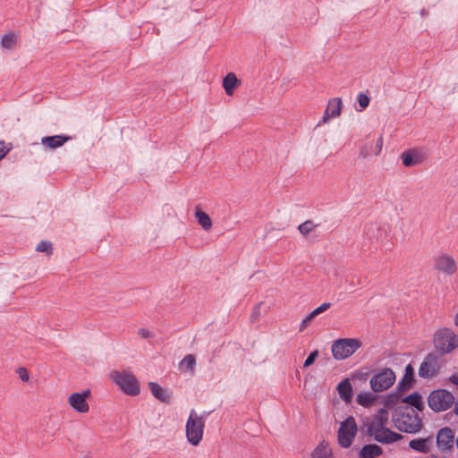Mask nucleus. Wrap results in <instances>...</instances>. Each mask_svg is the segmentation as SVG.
I'll list each match as a JSON object with an SVG mask.
<instances>
[{
  "instance_id": "f03ea898",
  "label": "nucleus",
  "mask_w": 458,
  "mask_h": 458,
  "mask_svg": "<svg viewBox=\"0 0 458 458\" xmlns=\"http://www.w3.org/2000/svg\"><path fill=\"white\" fill-rule=\"evenodd\" d=\"M393 420L398 430L408 434L420 432L423 426L418 411L408 405L397 407L393 415Z\"/></svg>"
},
{
  "instance_id": "2f4dec72",
  "label": "nucleus",
  "mask_w": 458,
  "mask_h": 458,
  "mask_svg": "<svg viewBox=\"0 0 458 458\" xmlns=\"http://www.w3.org/2000/svg\"><path fill=\"white\" fill-rule=\"evenodd\" d=\"M52 250L51 242L47 241L40 242L36 247V250L38 252L51 253Z\"/></svg>"
},
{
  "instance_id": "f257e3e1",
  "label": "nucleus",
  "mask_w": 458,
  "mask_h": 458,
  "mask_svg": "<svg viewBox=\"0 0 458 458\" xmlns=\"http://www.w3.org/2000/svg\"><path fill=\"white\" fill-rule=\"evenodd\" d=\"M387 421V410L385 408L379 409L370 420L363 423V427L366 428V435L372 437L377 442L381 444H392L403 439V435L386 427Z\"/></svg>"
},
{
  "instance_id": "cd10ccee",
  "label": "nucleus",
  "mask_w": 458,
  "mask_h": 458,
  "mask_svg": "<svg viewBox=\"0 0 458 458\" xmlns=\"http://www.w3.org/2000/svg\"><path fill=\"white\" fill-rule=\"evenodd\" d=\"M195 364V357L192 354H188L181 360L179 366L182 370L193 372Z\"/></svg>"
},
{
  "instance_id": "473e14b6",
  "label": "nucleus",
  "mask_w": 458,
  "mask_h": 458,
  "mask_svg": "<svg viewBox=\"0 0 458 458\" xmlns=\"http://www.w3.org/2000/svg\"><path fill=\"white\" fill-rule=\"evenodd\" d=\"M318 350H315V351L311 352L310 353V355L307 357V359L305 360L303 366L305 368H308V367L311 366L315 362V360L318 358Z\"/></svg>"
},
{
  "instance_id": "c756f323",
  "label": "nucleus",
  "mask_w": 458,
  "mask_h": 458,
  "mask_svg": "<svg viewBox=\"0 0 458 458\" xmlns=\"http://www.w3.org/2000/svg\"><path fill=\"white\" fill-rule=\"evenodd\" d=\"M399 391L396 390V392H393L386 395L385 399V405L391 408L394 405L397 404L399 401H402V396Z\"/></svg>"
},
{
  "instance_id": "1a4fd4ad",
  "label": "nucleus",
  "mask_w": 458,
  "mask_h": 458,
  "mask_svg": "<svg viewBox=\"0 0 458 458\" xmlns=\"http://www.w3.org/2000/svg\"><path fill=\"white\" fill-rule=\"evenodd\" d=\"M357 433V424L353 417L349 416L342 423L337 432V440L341 447L352 445Z\"/></svg>"
},
{
  "instance_id": "c03bdc74",
  "label": "nucleus",
  "mask_w": 458,
  "mask_h": 458,
  "mask_svg": "<svg viewBox=\"0 0 458 458\" xmlns=\"http://www.w3.org/2000/svg\"><path fill=\"white\" fill-rule=\"evenodd\" d=\"M316 317H317V316H316V315H314V312H313V311H311V312H310V313L306 317V318H307V320H308L309 322H311V320H312L313 318H315Z\"/></svg>"
},
{
  "instance_id": "4c0bfd02",
  "label": "nucleus",
  "mask_w": 458,
  "mask_h": 458,
  "mask_svg": "<svg viewBox=\"0 0 458 458\" xmlns=\"http://www.w3.org/2000/svg\"><path fill=\"white\" fill-rule=\"evenodd\" d=\"M138 335L144 339L149 338L153 335V334L146 328H140L138 331Z\"/></svg>"
},
{
  "instance_id": "6ab92c4d",
  "label": "nucleus",
  "mask_w": 458,
  "mask_h": 458,
  "mask_svg": "<svg viewBox=\"0 0 458 458\" xmlns=\"http://www.w3.org/2000/svg\"><path fill=\"white\" fill-rule=\"evenodd\" d=\"M337 391L340 398L346 403H351L352 399V386L348 378L342 380L337 386Z\"/></svg>"
},
{
  "instance_id": "dca6fc26",
  "label": "nucleus",
  "mask_w": 458,
  "mask_h": 458,
  "mask_svg": "<svg viewBox=\"0 0 458 458\" xmlns=\"http://www.w3.org/2000/svg\"><path fill=\"white\" fill-rule=\"evenodd\" d=\"M342 100L339 98L329 100L327 106L325 110L322 123H327L331 118H335L341 114Z\"/></svg>"
},
{
  "instance_id": "aec40b11",
  "label": "nucleus",
  "mask_w": 458,
  "mask_h": 458,
  "mask_svg": "<svg viewBox=\"0 0 458 458\" xmlns=\"http://www.w3.org/2000/svg\"><path fill=\"white\" fill-rule=\"evenodd\" d=\"M148 387L151 394L159 401L169 403L171 402V395L166 389L163 388L160 385L155 382H149Z\"/></svg>"
},
{
  "instance_id": "a211bd4d",
  "label": "nucleus",
  "mask_w": 458,
  "mask_h": 458,
  "mask_svg": "<svg viewBox=\"0 0 458 458\" xmlns=\"http://www.w3.org/2000/svg\"><path fill=\"white\" fill-rule=\"evenodd\" d=\"M414 380V369L411 364H408L405 367L404 376L398 382L396 390L400 393L405 392L411 387L412 382Z\"/></svg>"
},
{
  "instance_id": "9b49d317",
  "label": "nucleus",
  "mask_w": 458,
  "mask_h": 458,
  "mask_svg": "<svg viewBox=\"0 0 458 458\" xmlns=\"http://www.w3.org/2000/svg\"><path fill=\"white\" fill-rule=\"evenodd\" d=\"M436 443L441 452L451 451L454 445V433L452 428L449 427L440 428L437 434Z\"/></svg>"
},
{
  "instance_id": "39448f33",
  "label": "nucleus",
  "mask_w": 458,
  "mask_h": 458,
  "mask_svg": "<svg viewBox=\"0 0 458 458\" xmlns=\"http://www.w3.org/2000/svg\"><path fill=\"white\" fill-rule=\"evenodd\" d=\"M205 428V420L191 410L186 422V437L192 445H197L202 439Z\"/></svg>"
},
{
  "instance_id": "f8f14e48",
  "label": "nucleus",
  "mask_w": 458,
  "mask_h": 458,
  "mask_svg": "<svg viewBox=\"0 0 458 458\" xmlns=\"http://www.w3.org/2000/svg\"><path fill=\"white\" fill-rule=\"evenodd\" d=\"M90 391L85 390L82 393H73L68 398V403L77 412L85 413L89 411V406L87 398L89 396Z\"/></svg>"
},
{
  "instance_id": "49530a36",
  "label": "nucleus",
  "mask_w": 458,
  "mask_h": 458,
  "mask_svg": "<svg viewBox=\"0 0 458 458\" xmlns=\"http://www.w3.org/2000/svg\"><path fill=\"white\" fill-rule=\"evenodd\" d=\"M454 325H455L456 327H458V311H457V314L455 315V318H454Z\"/></svg>"
},
{
  "instance_id": "2eb2a0df",
  "label": "nucleus",
  "mask_w": 458,
  "mask_h": 458,
  "mask_svg": "<svg viewBox=\"0 0 458 458\" xmlns=\"http://www.w3.org/2000/svg\"><path fill=\"white\" fill-rule=\"evenodd\" d=\"M436 267L447 275H453L456 272L457 266L454 259L449 255H443L436 260Z\"/></svg>"
},
{
  "instance_id": "ea45409f",
  "label": "nucleus",
  "mask_w": 458,
  "mask_h": 458,
  "mask_svg": "<svg viewBox=\"0 0 458 458\" xmlns=\"http://www.w3.org/2000/svg\"><path fill=\"white\" fill-rule=\"evenodd\" d=\"M11 149H12L11 145L7 148H5V147L0 148V160L3 159L9 153V151Z\"/></svg>"
},
{
  "instance_id": "b1692460",
  "label": "nucleus",
  "mask_w": 458,
  "mask_h": 458,
  "mask_svg": "<svg viewBox=\"0 0 458 458\" xmlns=\"http://www.w3.org/2000/svg\"><path fill=\"white\" fill-rule=\"evenodd\" d=\"M238 83L239 81L233 72L227 73L223 80V87L225 89V93L228 96H232L233 93V89Z\"/></svg>"
},
{
  "instance_id": "a878e982",
  "label": "nucleus",
  "mask_w": 458,
  "mask_h": 458,
  "mask_svg": "<svg viewBox=\"0 0 458 458\" xmlns=\"http://www.w3.org/2000/svg\"><path fill=\"white\" fill-rule=\"evenodd\" d=\"M376 396L370 392H361L357 395V403L363 407H369L375 402Z\"/></svg>"
},
{
  "instance_id": "f704fd0d",
  "label": "nucleus",
  "mask_w": 458,
  "mask_h": 458,
  "mask_svg": "<svg viewBox=\"0 0 458 458\" xmlns=\"http://www.w3.org/2000/svg\"><path fill=\"white\" fill-rule=\"evenodd\" d=\"M372 150V143H367L361 147L359 157L361 158H367Z\"/></svg>"
},
{
  "instance_id": "6e6552de",
  "label": "nucleus",
  "mask_w": 458,
  "mask_h": 458,
  "mask_svg": "<svg viewBox=\"0 0 458 458\" xmlns=\"http://www.w3.org/2000/svg\"><path fill=\"white\" fill-rule=\"evenodd\" d=\"M454 403L453 394L445 389L434 390L428 397L429 408L436 412L448 410Z\"/></svg>"
},
{
  "instance_id": "412c9836",
  "label": "nucleus",
  "mask_w": 458,
  "mask_h": 458,
  "mask_svg": "<svg viewBox=\"0 0 458 458\" xmlns=\"http://www.w3.org/2000/svg\"><path fill=\"white\" fill-rule=\"evenodd\" d=\"M402 403L403 405H408L415 409L417 411H422L424 410V403L422 401V397L417 392L412 393L404 398H402Z\"/></svg>"
},
{
  "instance_id": "20e7f679",
  "label": "nucleus",
  "mask_w": 458,
  "mask_h": 458,
  "mask_svg": "<svg viewBox=\"0 0 458 458\" xmlns=\"http://www.w3.org/2000/svg\"><path fill=\"white\" fill-rule=\"evenodd\" d=\"M110 377L124 394L131 396L140 394V383L132 373L114 370L111 372Z\"/></svg>"
},
{
  "instance_id": "0eeeda50",
  "label": "nucleus",
  "mask_w": 458,
  "mask_h": 458,
  "mask_svg": "<svg viewBox=\"0 0 458 458\" xmlns=\"http://www.w3.org/2000/svg\"><path fill=\"white\" fill-rule=\"evenodd\" d=\"M441 356L437 352L428 353L420 366L419 376L424 379L437 377L443 366Z\"/></svg>"
},
{
  "instance_id": "72a5a7b5",
  "label": "nucleus",
  "mask_w": 458,
  "mask_h": 458,
  "mask_svg": "<svg viewBox=\"0 0 458 458\" xmlns=\"http://www.w3.org/2000/svg\"><path fill=\"white\" fill-rule=\"evenodd\" d=\"M357 100H358L360 106L362 109L368 107V106L369 105V98L364 93H360L358 95Z\"/></svg>"
},
{
  "instance_id": "5701e85b",
  "label": "nucleus",
  "mask_w": 458,
  "mask_h": 458,
  "mask_svg": "<svg viewBox=\"0 0 458 458\" xmlns=\"http://www.w3.org/2000/svg\"><path fill=\"white\" fill-rule=\"evenodd\" d=\"M311 458H333L328 442L321 441L311 453Z\"/></svg>"
},
{
  "instance_id": "a19ab883",
  "label": "nucleus",
  "mask_w": 458,
  "mask_h": 458,
  "mask_svg": "<svg viewBox=\"0 0 458 458\" xmlns=\"http://www.w3.org/2000/svg\"><path fill=\"white\" fill-rule=\"evenodd\" d=\"M310 323V322H309L306 318H303L301 323V325H300L299 331L302 332L309 326Z\"/></svg>"
},
{
  "instance_id": "393cba45",
  "label": "nucleus",
  "mask_w": 458,
  "mask_h": 458,
  "mask_svg": "<svg viewBox=\"0 0 458 458\" xmlns=\"http://www.w3.org/2000/svg\"><path fill=\"white\" fill-rule=\"evenodd\" d=\"M195 217L198 221V223L201 225V227L205 231H208L212 227V221L208 214L203 212L200 209H197L195 212Z\"/></svg>"
},
{
  "instance_id": "e433bc0d",
  "label": "nucleus",
  "mask_w": 458,
  "mask_h": 458,
  "mask_svg": "<svg viewBox=\"0 0 458 458\" xmlns=\"http://www.w3.org/2000/svg\"><path fill=\"white\" fill-rule=\"evenodd\" d=\"M17 373L21 381L27 382L29 380V378H30L29 373L25 368H23V367L19 368L17 370Z\"/></svg>"
},
{
  "instance_id": "37998d69",
  "label": "nucleus",
  "mask_w": 458,
  "mask_h": 458,
  "mask_svg": "<svg viewBox=\"0 0 458 458\" xmlns=\"http://www.w3.org/2000/svg\"><path fill=\"white\" fill-rule=\"evenodd\" d=\"M316 317H317V316H316V315H314V312H313V311H311V312H310V313L306 317V318H307V320H308L309 322H311V320H312L313 318H315Z\"/></svg>"
},
{
  "instance_id": "a18cd8bd",
  "label": "nucleus",
  "mask_w": 458,
  "mask_h": 458,
  "mask_svg": "<svg viewBox=\"0 0 458 458\" xmlns=\"http://www.w3.org/2000/svg\"><path fill=\"white\" fill-rule=\"evenodd\" d=\"M259 305H258V306H256V307H255V309H254V310H253V312H252V317H253V318H254V317H256V316H258V314H259Z\"/></svg>"
},
{
  "instance_id": "c85d7f7f",
  "label": "nucleus",
  "mask_w": 458,
  "mask_h": 458,
  "mask_svg": "<svg viewBox=\"0 0 458 458\" xmlns=\"http://www.w3.org/2000/svg\"><path fill=\"white\" fill-rule=\"evenodd\" d=\"M364 234L366 237H368L369 240H378L381 235L382 232L377 228L375 225H369L365 227Z\"/></svg>"
},
{
  "instance_id": "ddd939ff",
  "label": "nucleus",
  "mask_w": 458,
  "mask_h": 458,
  "mask_svg": "<svg viewBox=\"0 0 458 458\" xmlns=\"http://www.w3.org/2000/svg\"><path fill=\"white\" fill-rule=\"evenodd\" d=\"M427 155L420 149H410L401 155L403 164L406 167L416 166L424 162Z\"/></svg>"
},
{
  "instance_id": "4468645a",
  "label": "nucleus",
  "mask_w": 458,
  "mask_h": 458,
  "mask_svg": "<svg viewBox=\"0 0 458 458\" xmlns=\"http://www.w3.org/2000/svg\"><path fill=\"white\" fill-rule=\"evenodd\" d=\"M434 445V437L432 435L427 437H418L409 442V447L418 453L428 454Z\"/></svg>"
},
{
  "instance_id": "58836bf2",
  "label": "nucleus",
  "mask_w": 458,
  "mask_h": 458,
  "mask_svg": "<svg viewBox=\"0 0 458 458\" xmlns=\"http://www.w3.org/2000/svg\"><path fill=\"white\" fill-rule=\"evenodd\" d=\"M383 147V138L379 137L376 142L375 146V154L379 155Z\"/></svg>"
},
{
  "instance_id": "7c9ffc66",
  "label": "nucleus",
  "mask_w": 458,
  "mask_h": 458,
  "mask_svg": "<svg viewBox=\"0 0 458 458\" xmlns=\"http://www.w3.org/2000/svg\"><path fill=\"white\" fill-rule=\"evenodd\" d=\"M317 227V225H315L313 223V221L311 220H307L305 222H303L302 224L299 225L298 226V231L302 234V235H307L308 233H310L311 231H313L315 228Z\"/></svg>"
},
{
  "instance_id": "c9c22d12",
  "label": "nucleus",
  "mask_w": 458,
  "mask_h": 458,
  "mask_svg": "<svg viewBox=\"0 0 458 458\" xmlns=\"http://www.w3.org/2000/svg\"><path fill=\"white\" fill-rule=\"evenodd\" d=\"M331 307L330 302H324L312 311L314 312V315L318 316L319 314L323 313L324 311L327 310Z\"/></svg>"
},
{
  "instance_id": "bb28decb",
  "label": "nucleus",
  "mask_w": 458,
  "mask_h": 458,
  "mask_svg": "<svg viewBox=\"0 0 458 458\" xmlns=\"http://www.w3.org/2000/svg\"><path fill=\"white\" fill-rule=\"evenodd\" d=\"M17 42V36L13 32L4 34L1 39V46L5 49H13Z\"/></svg>"
},
{
  "instance_id": "7ed1b4c3",
  "label": "nucleus",
  "mask_w": 458,
  "mask_h": 458,
  "mask_svg": "<svg viewBox=\"0 0 458 458\" xmlns=\"http://www.w3.org/2000/svg\"><path fill=\"white\" fill-rule=\"evenodd\" d=\"M433 344L437 353L448 354L458 347V335L451 328L441 327L435 332Z\"/></svg>"
},
{
  "instance_id": "4be33fe9",
  "label": "nucleus",
  "mask_w": 458,
  "mask_h": 458,
  "mask_svg": "<svg viewBox=\"0 0 458 458\" xmlns=\"http://www.w3.org/2000/svg\"><path fill=\"white\" fill-rule=\"evenodd\" d=\"M383 454V449L376 444L365 445L359 452L360 458H377Z\"/></svg>"
},
{
  "instance_id": "423d86ee",
  "label": "nucleus",
  "mask_w": 458,
  "mask_h": 458,
  "mask_svg": "<svg viewBox=\"0 0 458 458\" xmlns=\"http://www.w3.org/2000/svg\"><path fill=\"white\" fill-rule=\"evenodd\" d=\"M361 343L355 338H341L336 340L331 347L333 357L341 360L352 355L360 347Z\"/></svg>"
},
{
  "instance_id": "9d476101",
  "label": "nucleus",
  "mask_w": 458,
  "mask_h": 458,
  "mask_svg": "<svg viewBox=\"0 0 458 458\" xmlns=\"http://www.w3.org/2000/svg\"><path fill=\"white\" fill-rule=\"evenodd\" d=\"M395 381L394 372L388 368L383 369L370 378V387L374 392H383L391 387Z\"/></svg>"
},
{
  "instance_id": "f3484780",
  "label": "nucleus",
  "mask_w": 458,
  "mask_h": 458,
  "mask_svg": "<svg viewBox=\"0 0 458 458\" xmlns=\"http://www.w3.org/2000/svg\"><path fill=\"white\" fill-rule=\"evenodd\" d=\"M71 140L70 136L64 134L46 136L41 139V145L50 149H55L62 147L65 142Z\"/></svg>"
},
{
  "instance_id": "79ce46f5",
  "label": "nucleus",
  "mask_w": 458,
  "mask_h": 458,
  "mask_svg": "<svg viewBox=\"0 0 458 458\" xmlns=\"http://www.w3.org/2000/svg\"><path fill=\"white\" fill-rule=\"evenodd\" d=\"M449 381L456 386H458V373H454L449 377Z\"/></svg>"
}]
</instances>
